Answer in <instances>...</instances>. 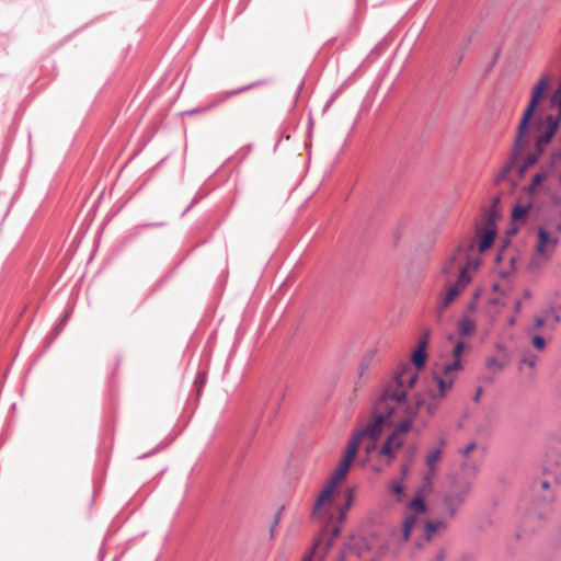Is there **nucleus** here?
Returning <instances> with one entry per match:
<instances>
[{
  "label": "nucleus",
  "instance_id": "1",
  "mask_svg": "<svg viewBox=\"0 0 561 561\" xmlns=\"http://www.w3.org/2000/svg\"><path fill=\"white\" fill-rule=\"evenodd\" d=\"M419 374L413 371L409 363H403L397 369L393 376L394 385H388L377 401V408L383 410V412L376 414L373 420L364 427L359 428L364 433L365 437L370 438L373 442H377L382 433V428L386 425H390L391 417L396 413V407L390 405L388 401H394L396 403H403L407 400V391L402 389L405 385L409 388H413L417 381Z\"/></svg>",
  "mask_w": 561,
  "mask_h": 561
},
{
  "label": "nucleus",
  "instance_id": "2",
  "mask_svg": "<svg viewBox=\"0 0 561 561\" xmlns=\"http://www.w3.org/2000/svg\"><path fill=\"white\" fill-rule=\"evenodd\" d=\"M472 483L466 478H456L443 495V504L450 517H454L459 507L466 502Z\"/></svg>",
  "mask_w": 561,
  "mask_h": 561
},
{
  "label": "nucleus",
  "instance_id": "3",
  "mask_svg": "<svg viewBox=\"0 0 561 561\" xmlns=\"http://www.w3.org/2000/svg\"><path fill=\"white\" fill-rule=\"evenodd\" d=\"M550 78L545 75L541 79L535 84L531 91V96L528 105L526 106L523 116L517 126V130L522 134H528L530 128V123L534 118V114L538 107L539 102L543 98L545 93L548 90Z\"/></svg>",
  "mask_w": 561,
  "mask_h": 561
},
{
  "label": "nucleus",
  "instance_id": "4",
  "mask_svg": "<svg viewBox=\"0 0 561 561\" xmlns=\"http://www.w3.org/2000/svg\"><path fill=\"white\" fill-rule=\"evenodd\" d=\"M355 500V490L348 488L345 492L344 503L337 506V515L331 514L329 516V523H335V525L330 526L327 525L324 528V533L329 535V538L325 541V549H330L334 540L341 534V525L345 522L347 516V511L351 508Z\"/></svg>",
  "mask_w": 561,
  "mask_h": 561
},
{
  "label": "nucleus",
  "instance_id": "5",
  "mask_svg": "<svg viewBox=\"0 0 561 561\" xmlns=\"http://www.w3.org/2000/svg\"><path fill=\"white\" fill-rule=\"evenodd\" d=\"M350 467H351V465H348L346 462H343V461H340L337 468L335 469V471L333 472L332 477L328 481L327 485L320 492V494L318 495V497H317V500L314 502V505H313V508H312V516L314 518L320 516L321 511L323 508V505L328 501L331 500V497L333 496V493H334V490H335L336 485L344 480V478L346 477V474H347V472L350 470Z\"/></svg>",
  "mask_w": 561,
  "mask_h": 561
},
{
  "label": "nucleus",
  "instance_id": "6",
  "mask_svg": "<svg viewBox=\"0 0 561 561\" xmlns=\"http://www.w3.org/2000/svg\"><path fill=\"white\" fill-rule=\"evenodd\" d=\"M534 126L537 130L545 127V130L535 139V152L542 156L548 144L551 142L559 129V118L549 114L545 118L535 119Z\"/></svg>",
  "mask_w": 561,
  "mask_h": 561
},
{
  "label": "nucleus",
  "instance_id": "7",
  "mask_svg": "<svg viewBox=\"0 0 561 561\" xmlns=\"http://www.w3.org/2000/svg\"><path fill=\"white\" fill-rule=\"evenodd\" d=\"M528 141H529L528 140V134H522V136H520V131L517 130L516 137H515V140H514V145H513V148H512V153H511L510 161L501 170V172L499 174V179H497L499 181L505 180L508 176V174L511 173L513 168L517 164L518 160L520 159L523 150L528 145Z\"/></svg>",
  "mask_w": 561,
  "mask_h": 561
},
{
  "label": "nucleus",
  "instance_id": "8",
  "mask_svg": "<svg viewBox=\"0 0 561 561\" xmlns=\"http://www.w3.org/2000/svg\"><path fill=\"white\" fill-rule=\"evenodd\" d=\"M471 282V276L467 268L460 267L457 282L447 288L445 298L442 301L439 311L442 312L447 308L461 293L463 288Z\"/></svg>",
  "mask_w": 561,
  "mask_h": 561
},
{
  "label": "nucleus",
  "instance_id": "9",
  "mask_svg": "<svg viewBox=\"0 0 561 561\" xmlns=\"http://www.w3.org/2000/svg\"><path fill=\"white\" fill-rule=\"evenodd\" d=\"M476 247L477 243L474 239L469 240L467 244H459L456 248L455 252L448 257L446 263L443 265L442 273L445 276L451 275L458 262L459 255L468 256V253L472 252L476 249Z\"/></svg>",
  "mask_w": 561,
  "mask_h": 561
},
{
  "label": "nucleus",
  "instance_id": "10",
  "mask_svg": "<svg viewBox=\"0 0 561 561\" xmlns=\"http://www.w3.org/2000/svg\"><path fill=\"white\" fill-rule=\"evenodd\" d=\"M550 483L547 480H536L531 484V496L534 505L540 506L553 501V494L549 492Z\"/></svg>",
  "mask_w": 561,
  "mask_h": 561
},
{
  "label": "nucleus",
  "instance_id": "11",
  "mask_svg": "<svg viewBox=\"0 0 561 561\" xmlns=\"http://www.w3.org/2000/svg\"><path fill=\"white\" fill-rule=\"evenodd\" d=\"M433 380L437 385L438 391H435L432 388L427 389V394L430 399L432 400H440L444 399L447 394V391L453 388L454 386V378H445L443 376V373L439 374L437 371H434L432 374Z\"/></svg>",
  "mask_w": 561,
  "mask_h": 561
},
{
  "label": "nucleus",
  "instance_id": "12",
  "mask_svg": "<svg viewBox=\"0 0 561 561\" xmlns=\"http://www.w3.org/2000/svg\"><path fill=\"white\" fill-rule=\"evenodd\" d=\"M476 232L477 236L480 238L479 244H478V251L480 253H484L486 250H489L497 236V228H484L481 227L480 224L476 225Z\"/></svg>",
  "mask_w": 561,
  "mask_h": 561
},
{
  "label": "nucleus",
  "instance_id": "13",
  "mask_svg": "<svg viewBox=\"0 0 561 561\" xmlns=\"http://www.w3.org/2000/svg\"><path fill=\"white\" fill-rule=\"evenodd\" d=\"M545 471L552 474L557 481H561V451L552 449L547 453Z\"/></svg>",
  "mask_w": 561,
  "mask_h": 561
},
{
  "label": "nucleus",
  "instance_id": "14",
  "mask_svg": "<svg viewBox=\"0 0 561 561\" xmlns=\"http://www.w3.org/2000/svg\"><path fill=\"white\" fill-rule=\"evenodd\" d=\"M559 242L557 237H552L549 231L542 227L538 229V242L536 245V251L538 254L549 257L551 252H548L547 248L551 245L554 248Z\"/></svg>",
  "mask_w": 561,
  "mask_h": 561
},
{
  "label": "nucleus",
  "instance_id": "15",
  "mask_svg": "<svg viewBox=\"0 0 561 561\" xmlns=\"http://www.w3.org/2000/svg\"><path fill=\"white\" fill-rule=\"evenodd\" d=\"M500 203V197H495L491 207L485 209L484 224L481 227L484 228H497L496 220L500 217L499 210L496 209L497 204Z\"/></svg>",
  "mask_w": 561,
  "mask_h": 561
},
{
  "label": "nucleus",
  "instance_id": "16",
  "mask_svg": "<svg viewBox=\"0 0 561 561\" xmlns=\"http://www.w3.org/2000/svg\"><path fill=\"white\" fill-rule=\"evenodd\" d=\"M533 206L534 205H533L531 202H529L526 205H520L519 203H517L512 208V213H511L512 221L513 222H522V224H524L526 221V218H527L529 211L531 210Z\"/></svg>",
  "mask_w": 561,
  "mask_h": 561
},
{
  "label": "nucleus",
  "instance_id": "17",
  "mask_svg": "<svg viewBox=\"0 0 561 561\" xmlns=\"http://www.w3.org/2000/svg\"><path fill=\"white\" fill-rule=\"evenodd\" d=\"M549 173L547 170H542L540 172H537L530 184L528 186H526L524 188V191L529 194V195H533L536 193L537 188L541 185V183L548 178Z\"/></svg>",
  "mask_w": 561,
  "mask_h": 561
},
{
  "label": "nucleus",
  "instance_id": "18",
  "mask_svg": "<svg viewBox=\"0 0 561 561\" xmlns=\"http://www.w3.org/2000/svg\"><path fill=\"white\" fill-rule=\"evenodd\" d=\"M398 450L399 449L397 447H394L388 440H385V443L382 444V446L378 450V456L379 457H381V456L386 457L387 458V463L390 465L396 459Z\"/></svg>",
  "mask_w": 561,
  "mask_h": 561
},
{
  "label": "nucleus",
  "instance_id": "19",
  "mask_svg": "<svg viewBox=\"0 0 561 561\" xmlns=\"http://www.w3.org/2000/svg\"><path fill=\"white\" fill-rule=\"evenodd\" d=\"M540 158V154L537 152H529L526 154L524 162L518 167V175L523 178L525 172L533 165H535Z\"/></svg>",
  "mask_w": 561,
  "mask_h": 561
},
{
  "label": "nucleus",
  "instance_id": "20",
  "mask_svg": "<svg viewBox=\"0 0 561 561\" xmlns=\"http://www.w3.org/2000/svg\"><path fill=\"white\" fill-rule=\"evenodd\" d=\"M446 527V523L444 520H427L425 523V534H424V540L431 541L434 534L440 528Z\"/></svg>",
  "mask_w": 561,
  "mask_h": 561
},
{
  "label": "nucleus",
  "instance_id": "21",
  "mask_svg": "<svg viewBox=\"0 0 561 561\" xmlns=\"http://www.w3.org/2000/svg\"><path fill=\"white\" fill-rule=\"evenodd\" d=\"M411 360L416 368V370H421L425 367L427 360V353L425 350L415 348L411 355Z\"/></svg>",
  "mask_w": 561,
  "mask_h": 561
},
{
  "label": "nucleus",
  "instance_id": "22",
  "mask_svg": "<svg viewBox=\"0 0 561 561\" xmlns=\"http://www.w3.org/2000/svg\"><path fill=\"white\" fill-rule=\"evenodd\" d=\"M459 332L463 336L472 335L476 331V323L472 319L463 317L458 321Z\"/></svg>",
  "mask_w": 561,
  "mask_h": 561
},
{
  "label": "nucleus",
  "instance_id": "23",
  "mask_svg": "<svg viewBox=\"0 0 561 561\" xmlns=\"http://www.w3.org/2000/svg\"><path fill=\"white\" fill-rule=\"evenodd\" d=\"M416 522H417L416 514L409 515L404 519L403 525H402V538H403V541H408L410 539L412 529L415 526Z\"/></svg>",
  "mask_w": 561,
  "mask_h": 561
},
{
  "label": "nucleus",
  "instance_id": "24",
  "mask_svg": "<svg viewBox=\"0 0 561 561\" xmlns=\"http://www.w3.org/2000/svg\"><path fill=\"white\" fill-rule=\"evenodd\" d=\"M409 507L417 513H425L427 505L424 497L421 494L415 495L409 503Z\"/></svg>",
  "mask_w": 561,
  "mask_h": 561
},
{
  "label": "nucleus",
  "instance_id": "25",
  "mask_svg": "<svg viewBox=\"0 0 561 561\" xmlns=\"http://www.w3.org/2000/svg\"><path fill=\"white\" fill-rule=\"evenodd\" d=\"M508 360H510V358H507V357H504V360L501 362V358L490 356L486 358L485 366L488 369L495 367V368H497L499 371H501L507 365Z\"/></svg>",
  "mask_w": 561,
  "mask_h": 561
},
{
  "label": "nucleus",
  "instance_id": "26",
  "mask_svg": "<svg viewBox=\"0 0 561 561\" xmlns=\"http://www.w3.org/2000/svg\"><path fill=\"white\" fill-rule=\"evenodd\" d=\"M460 369H462L461 358H454L453 362L444 365L442 373L444 376H447L450 373H453L455 370H460Z\"/></svg>",
  "mask_w": 561,
  "mask_h": 561
},
{
  "label": "nucleus",
  "instance_id": "27",
  "mask_svg": "<svg viewBox=\"0 0 561 561\" xmlns=\"http://www.w3.org/2000/svg\"><path fill=\"white\" fill-rule=\"evenodd\" d=\"M413 422L411 419H405L400 422L393 430L397 435L401 436L408 433L412 428Z\"/></svg>",
  "mask_w": 561,
  "mask_h": 561
},
{
  "label": "nucleus",
  "instance_id": "28",
  "mask_svg": "<svg viewBox=\"0 0 561 561\" xmlns=\"http://www.w3.org/2000/svg\"><path fill=\"white\" fill-rule=\"evenodd\" d=\"M442 456V449L440 448H435L433 449L427 458H426V465L430 469H433L434 468V463L440 458Z\"/></svg>",
  "mask_w": 561,
  "mask_h": 561
},
{
  "label": "nucleus",
  "instance_id": "29",
  "mask_svg": "<svg viewBox=\"0 0 561 561\" xmlns=\"http://www.w3.org/2000/svg\"><path fill=\"white\" fill-rule=\"evenodd\" d=\"M357 451H358V449L354 448L353 446L347 445L344 457L341 461L352 465L353 460L355 459V457L357 455Z\"/></svg>",
  "mask_w": 561,
  "mask_h": 561
},
{
  "label": "nucleus",
  "instance_id": "30",
  "mask_svg": "<svg viewBox=\"0 0 561 561\" xmlns=\"http://www.w3.org/2000/svg\"><path fill=\"white\" fill-rule=\"evenodd\" d=\"M390 444H392L398 449H401L404 445V442L401 436L397 435L396 432H391L386 438Z\"/></svg>",
  "mask_w": 561,
  "mask_h": 561
},
{
  "label": "nucleus",
  "instance_id": "31",
  "mask_svg": "<svg viewBox=\"0 0 561 561\" xmlns=\"http://www.w3.org/2000/svg\"><path fill=\"white\" fill-rule=\"evenodd\" d=\"M285 397V392L283 390H279L277 394H275L272 399H271V404H272V409H273V413H276L280 407V402L283 401Z\"/></svg>",
  "mask_w": 561,
  "mask_h": 561
},
{
  "label": "nucleus",
  "instance_id": "32",
  "mask_svg": "<svg viewBox=\"0 0 561 561\" xmlns=\"http://www.w3.org/2000/svg\"><path fill=\"white\" fill-rule=\"evenodd\" d=\"M430 336H431L430 329L423 330L422 335L417 342V348L426 351V347H427L428 341H430Z\"/></svg>",
  "mask_w": 561,
  "mask_h": 561
},
{
  "label": "nucleus",
  "instance_id": "33",
  "mask_svg": "<svg viewBox=\"0 0 561 561\" xmlns=\"http://www.w3.org/2000/svg\"><path fill=\"white\" fill-rule=\"evenodd\" d=\"M364 433L360 432V430L356 431L353 435V437L351 438L348 445L350 446H353L354 448L358 449L359 448V445L362 443V439L364 438Z\"/></svg>",
  "mask_w": 561,
  "mask_h": 561
},
{
  "label": "nucleus",
  "instance_id": "34",
  "mask_svg": "<svg viewBox=\"0 0 561 561\" xmlns=\"http://www.w3.org/2000/svg\"><path fill=\"white\" fill-rule=\"evenodd\" d=\"M552 103L558 105L559 113H558V116H554V118H559V123H560L561 122V88H559L554 92V94L552 96Z\"/></svg>",
  "mask_w": 561,
  "mask_h": 561
},
{
  "label": "nucleus",
  "instance_id": "35",
  "mask_svg": "<svg viewBox=\"0 0 561 561\" xmlns=\"http://www.w3.org/2000/svg\"><path fill=\"white\" fill-rule=\"evenodd\" d=\"M537 359H538L537 355L529 354V355L524 356L522 358L520 363L524 364V365H527L530 368H534L536 366V364H537Z\"/></svg>",
  "mask_w": 561,
  "mask_h": 561
},
{
  "label": "nucleus",
  "instance_id": "36",
  "mask_svg": "<svg viewBox=\"0 0 561 561\" xmlns=\"http://www.w3.org/2000/svg\"><path fill=\"white\" fill-rule=\"evenodd\" d=\"M419 409L415 405L407 404L404 413L407 419H411L412 421L417 416Z\"/></svg>",
  "mask_w": 561,
  "mask_h": 561
},
{
  "label": "nucleus",
  "instance_id": "37",
  "mask_svg": "<svg viewBox=\"0 0 561 561\" xmlns=\"http://www.w3.org/2000/svg\"><path fill=\"white\" fill-rule=\"evenodd\" d=\"M466 347V343L463 341H458L453 350V356L454 358H460L461 354Z\"/></svg>",
  "mask_w": 561,
  "mask_h": 561
},
{
  "label": "nucleus",
  "instance_id": "38",
  "mask_svg": "<svg viewBox=\"0 0 561 561\" xmlns=\"http://www.w3.org/2000/svg\"><path fill=\"white\" fill-rule=\"evenodd\" d=\"M481 291H482L481 289H477L474 291L472 300L467 306V309L469 311H474L477 309V302H478V300L480 298Z\"/></svg>",
  "mask_w": 561,
  "mask_h": 561
},
{
  "label": "nucleus",
  "instance_id": "39",
  "mask_svg": "<svg viewBox=\"0 0 561 561\" xmlns=\"http://www.w3.org/2000/svg\"><path fill=\"white\" fill-rule=\"evenodd\" d=\"M533 345L535 348L541 351L546 347V341L541 335H535L533 337Z\"/></svg>",
  "mask_w": 561,
  "mask_h": 561
},
{
  "label": "nucleus",
  "instance_id": "40",
  "mask_svg": "<svg viewBox=\"0 0 561 561\" xmlns=\"http://www.w3.org/2000/svg\"><path fill=\"white\" fill-rule=\"evenodd\" d=\"M438 402L439 400H432L430 402H426L425 409L428 415H434L436 410L438 409Z\"/></svg>",
  "mask_w": 561,
  "mask_h": 561
},
{
  "label": "nucleus",
  "instance_id": "41",
  "mask_svg": "<svg viewBox=\"0 0 561 561\" xmlns=\"http://www.w3.org/2000/svg\"><path fill=\"white\" fill-rule=\"evenodd\" d=\"M511 244V241H510V238L506 237L504 240H503V244H502V248L500 249V251L497 252L496 256H495V262L496 263H500L502 260H503V252L504 250Z\"/></svg>",
  "mask_w": 561,
  "mask_h": 561
},
{
  "label": "nucleus",
  "instance_id": "42",
  "mask_svg": "<svg viewBox=\"0 0 561 561\" xmlns=\"http://www.w3.org/2000/svg\"><path fill=\"white\" fill-rule=\"evenodd\" d=\"M426 399L422 393H416L414 397V405L420 410L421 408L425 407Z\"/></svg>",
  "mask_w": 561,
  "mask_h": 561
},
{
  "label": "nucleus",
  "instance_id": "43",
  "mask_svg": "<svg viewBox=\"0 0 561 561\" xmlns=\"http://www.w3.org/2000/svg\"><path fill=\"white\" fill-rule=\"evenodd\" d=\"M390 490L396 495H402L404 493V486L401 483H392Z\"/></svg>",
  "mask_w": 561,
  "mask_h": 561
},
{
  "label": "nucleus",
  "instance_id": "44",
  "mask_svg": "<svg viewBox=\"0 0 561 561\" xmlns=\"http://www.w3.org/2000/svg\"><path fill=\"white\" fill-rule=\"evenodd\" d=\"M467 257V265L463 266L465 268H478L479 265H480V260L479 259H470L469 255L466 256Z\"/></svg>",
  "mask_w": 561,
  "mask_h": 561
},
{
  "label": "nucleus",
  "instance_id": "45",
  "mask_svg": "<svg viewBox=\"0 0 561 561\" xmlns=\"http://www.w3.org/2000/svg\"><path fill=\"white\" fill-rule=\"evenodd\" d=\"M477 447L474 442L469 443L461 451L462 456L467 457Z\"/></svg>",
  "mask_w": 561,
  "mask_h": 561
},
{
  "label": "nucleus",
  "instance_id": "46",
  "mask_svg": "<svg viewBox=\"0 0 561 561\" xmlns=\"http://www.w3.org/2000/svg\"><path fill=\"white\" fill-rule=\"evenodd\" d=\"M280 520H278L277 518H274L272 524H271V527H270V538L272 539L274 537V533H275V528L276 526L279 524Z\"/></svg>",
  "mask_w": 561,
  "mask_h": 561
},
{
  "label": "nucleus",
  "instance_id": "47",
  "mask_svg": "<svg viewBox=\"0 0 561 561\" xmlns=\"http://www.w3.org/2000/svg\"><path fill=\"white\" fill-rule=\"evenodd\" d=\"M496 350H497L500 353H502L504 357L510 358V354H508V352H507V348H506L503 344L497 343V344H496Z\"/></svg>",
  "mask_w": 561,
  "mask_h": 561
},
{
  "label": "nucleus",
  "instance_id": "48",
  "mask_svg": "<svg viewBox=\"0 0 561 561\" xmlns=\"http://www.w3.org/2000/svg\"><path fill=\"white\" fill-rule=\"evenodd\" d=\"M518 231V227L514 225V222L512 224V226L507 229L506 231V237H511V236H514L516 234Z\"/></svg>",
  "mask_w": 561,
  "mask_h": 561
},
{
  "label": "nucleus",
  "instance_id": "49",
  "mask_svg": "<svg viewBox=\"0 0 561 561\" xmlns=\"http://www.w3.org/2000/svg\"><path fill=\"white\" fill-rule=\"evenodd\" d=\"M482 380L486 383H493L495 381L494 375H483Z\"/></svg>",
  "mask_w": 561,
  "mask_h": 561
},
{
  "label": "nucleus",
  "instance_id": "50",
  "mask_svg": "<svg viewBox=\"0 0 561 561\" xmlns=\"http://www.w3.org/2000/svg\"><path fill=\"white\" fill-rule=\"evenodd\" d=\"M545 324V319L541 317L536 318L535 320V329H540Z\"/></svg>",
  "mask_w": 561,
  "mask_h": 561
},
{
  "label": "nucleus",
  "instance_id": "51",
  "mask_svg": "<svg viewBox=\"0 0 561 561\" xmlns=\"http://www.w3.org/2000/svg\"><path fill=\"white\" fill-rule=\"evenodd\" d=\"M511 273H512V271H508V270H501V271L499 272V276H500L501 278H503V279H506V278H508V277H510Z\"/></svg>",
  "mask_w": 561,
  "mask_h": 561
},
{
  "label": "nucleus",
  "instance_id": "52",
  "mask_svg": "<svg viewBox=\"0 0 561 561\" xmlns=\"http://www.w3.org/2000/svg\"><path fill=\"white\" fill-rule=\"evenodd\" d=\"M284 510H285L284 505L279 506V508L277 510V512L274 515V518H277L278 520H280L282 519V514H283Z\"/></svg>",
  "mask_w": 561,
  "mask_h": 561
},
{
  "label": "nucleus",
  "instance_id": "53",
  "mask_svg": "<svg viewBox=\"0 0 561 561\" xmlns=\"http://www.w3.org/2000/svg\"><path fill=\"white\" fill-rule=\"evenodd\" d=\"M499 55H500V53H499V51L494 55V57H493V59L491 60V64L489 65V67H488L486 71H490V70L493 68V66L495 65V62H496V60H497V58H499Z\"/></svg>",
  "mask_w": 561,
  "mask_h": 561
},
{
  "label": "nucleus",
  "instance_id": "54",
  "mask_svg": "<svg viewBox=\"0 0 561 561\" xmlns=\"http://www.w3.org/2000/svg\"><path fill=\"white\" fill-rule=\"evenodd\" d=\"M434 476V468L433 469H430V471L425 474L424 479L427 481V482H431L432 480V477Z\"/></svg>",
  "mask_w": 561,
  "mask_h": 561
},
{
  "label": "nucleus",
  "instance_id": "55",
  "mask_svg": "<svg viewBox=\"0 0 561 561\" xmlns=\"http://www.w3.org/2000/svg\"><path fill=\"white\" fill-rule=\"evenodd\" d=\"M313 560V550H311L308 554H306L302 561H312Z\"/></svg>",
  "mask_w": 561,
  "mask_h": 561
},
{
  "label": "nucleus",
  "instance_id": "56",
  "mask_svg": "<svg viewBox=\"0 0 561 561\" xmlns=\"http://www.w3.org/2000/svg\"><path fill=\"white\" fill-rule=\"evenodd\" d=\"M552 158H553V160H552V162H551V167L553 165V162H554L556 160L561 159V151H560V150H559V151H556V152L552 154Z\"/></svg>",
  "mask_w": 561,
  "mask_h": 561
},
{
  "label": "nucleus",
  "instance_id": "57",
  "mask_svg": "<svg viewBox=\"0 0 561 561\" xmlns=\"http://www.w3.org/2000/svg\"><path fill=\"white\" fill-rule=\"evenodd\" d=\"M445 558V552L442 550L437 553L436 558L434 561H443Z\"/></svg>",
  "mask_w": 561,
  "mask_h": 561
},
{
  "label": "nucleus",
  "instance_id": "58",
  "mask_svg": "<svg viewBox=\"0 0 561 561\" xmlns=\"http://www.w3.org/2000/svg\"><path fill=\"white\" fill-rule=\"evenodd\" d=\"M481 393H482V388H478V390H477V392H476V394H474V397H473V400H474L476 402H478V401L480 400V396H481Z\"/></svg>",
  "mask_w": 561,
  "mask_h": 561
},
{
  "label": "nucleus",
  "instance_id": "59",
  "mask_svg": "<svg viewBox=\"0 0 561 561\" xmlns=\"http://www.w3.org/2000/svg\"><path fill=\"white\" fill-rule=\"evenodd\" d=\"M376 443L377 442L371 440V445L367 446L366 451L370 453L371 450H374L376 448Z\"/></svg>",
  "mask_w": 561,
  "mask_h": 561
},
{
  "label": "nucleus",
  "instance_id": "60",
  "mask_svg": "<svg viewBox=\"0 0 561 561\" xmlns=\"http://www.w3.org/2000/svg\"><path fill=\"white\" fill-rule=\"evenodd\" d=\"M493 291L502 293L501 286L497 283H494L492 286Z\"/></svg>",
  "mask_w": 561,
  "mask_h": 561
},
{
  "label": "nucleus",
  "instance_id": "61",
  "mask_svg": "<svg viewBox=\"0 0 561 561\" xmlns=\"http://www.w3.org/2000/svg\"><path fill=\"white\" fill-rule=\"evenodd\" d=\"M520 307H522V302H520L519 300H517V301L515 302L514 310H515L516 312H518V311L520 310Z\"/></svg>",
  "mask_w": 561,
  "mask_h": 561
},
{
  "label": "nucleus",
  "instance_id": "62",
  "mask_svg": "<svg viewBox=\"0 0 561 561\" xmlns=\"http://www.w3.org/2000/svg\"><path fill=\"white\" fill-rule=\"evenodd\" d=\"M332 102H333V96H332V98L327 102V104L324 105L323 112H325V111L330 107V105L332 104Z\"/></svg>",
  "mask_w": 561,
  "mask_h": 561
},
{
  "label": "nucleus",
  "instance_id": "63",
  "mask_svg": "<svg viewBox=\"0 0 561 561\" xmlns=\"http://www.w3.org/2000/svg\"><path fill=\"white\" fill-rule=\"evenodd\" d=\"M408 471H409L408 466H403L402 469H401L402 476L405 477L408 474Z\"/></svg>",
  "mask_w": 561,
  "mask_h": 561
},
{
  "label": "nucleus",
  "instance_id": "64",
  "mask_svg": "<svg viewBox=\"0 0 561 561\" xmlns=\"http://www.w3.org/2000/svg\"><path fill=\"white\" fill-rule=\"evenodd\" d=\"M515 262H516V257H515V256H512V257L510 259V263H511L512 268H514Z\"/></svg>",
  "mask_w": 561,
  "mask_h": 561
}]
</instances>
